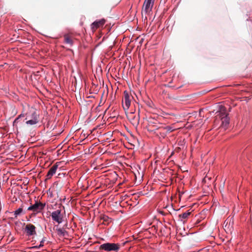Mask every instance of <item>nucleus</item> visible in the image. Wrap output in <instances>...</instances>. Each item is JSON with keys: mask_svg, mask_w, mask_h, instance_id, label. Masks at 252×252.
<instances>
[{"mask_svg": "<svg viewBox=\"0 0 252 252\" xmlns=\"http://www.w3.org/2000/svg\"><path fill=\"white\" fill-rule=\"evenodd\" d=\"M58 166V165L56 163L50 169L46 176L47 179H50L55 173Z\"/></svg>", "mask_w": 252, "mask_h": 252, "instance_id": "nucleus-12", "label": "nucleus"}, {"mask_svg": "<svg viewBox=\"0 0 252 252\" xmlns=\"http://www.w3.org/2000/svg\"><path fill=\"white\" fill-rule=\"evenodd\" d=\"M131 104L130 96L127 91L124 92L123 106L125 110H127Z\"/></svg>", "mask_w": 252, "mask_h": 252, "instance_id": "nucleus-4", "label": "nucleus"}, {"mask_svg": "<svg viewBox=\"0 0 252 252\" xmlns=\"http://www.w3.org/2000/svg\"><path fill=\"white\" fill-rule=\"evenodd\" d=\"M75 39L73 33L64 34V44H66L69 47H71L72 46Z\"/></svg>", "mask_w": 252, "mask_h": 252, "instance_id": "nucleus-7", "label": "nucleus"}, {"mask_svg": "<svg viewBox=\"0 0 252 252\" xmlns=\"http://www.w3.org/2000/svg\"><path fill=\"white\" fill-rule=\"evenodd\" d=\"M105 22L106 20L104 19L96 20L91 24V29L94 31L97 29L103 27Z\"/></svg>", "mask_w": 252, "mask_h": 252, "instance_id": "nucleus-8", "label": "nucleus"}, {"mask_svg": "<svg viewBox=\"0 0 252 252\" xmlns=\"http://www.w3.org/2000/svg\"><path fill=\"white\" fill-rule=\"evenodd\" d=\"M68 233L64 230V239H70V238H68Z\"/></svg>", "mask_w": 252, "mask_h": 252, "instance_id": "nucleus-19", "label": "nucleus"}, {"mask_svg": "<svg viewBox=\"0 0 252 252\" xmlns=\"http://www.w3.org/2000/svg\"><path fill=\"white\" fill-rule=\"evenodd\" d=\"M25 231L28 236L33 235L36 234L35 227L32 224H27L25 227Z\"/></svg>", "mask_w": 252, "mask_h": 252, "instance_id": "nucleus-9", "label": "nucleus"}, {"mask_svg": "<svg viewBox=\"0 0 252 252\" xmlns=\"http://www.w3.org/2000/svg\"><path fill=\"white\" fill-rule=\"evenodd\" d=\"M102 219L104 221L109 222V220H110V218H109L108 216H104L102 217Z\"/></svg>", "mask_w": 252, "mask_h": 252, "instance_id": "nucleus-17", "label": "nucleus"}, {"mask_svg": "<svg viewBox=\"0 0 252 252\" xmlns=\"http://www.w3.org/2000/svg\"><path fill=\"white\" fill-rule=\"evenodd\" d=\"M45 207V204L40 202H36L32 205H31L28 208L29 211H32L36 212H40Z\"/></svg>", "mask_w": 252, "mask_h": 252, "instance_id": "nucleus-6", "label": "nucleus"}, {"mask_svg": "<svg viewBox=\"0 0 252 252\" xmlns=\"http://www.w3.org/2000/svg\"><path fill=\"white\" fill-rule=\"evenodd\" d=\"M66 148H68V146H66L64 144V147H63V148H64V152H65V150L64 149H65Z\"/></svg>", "mask_w": 252, "mask_h": 252, "instance_id": "nucleus-22", "label": "nucleus"}, {"mask_svg": "<svg viewBox=\"0 0 252 252\" xmlns=\"http://www.w3.org/2000/svg\"><path fill=\"white\" fill-rule=\"evenodd\" d=\"M233 219L232 218H228L224 222L223 226L225 229L231 230L233 228Z\"/></svg>", "mask_w": 252, "mask_h": 252, "instance_id": "nucleus-10", "label": "nucleus"}, {"mask_svg": "<svg viewBox=\"0 0 252 252\" xmlns=\"http://www.w3.org/2000/svg\"><path fill=\"white\" fill-rule=\"evenodd\" d=\"M155 0H145L142 8V12L145 14H149L152 11Z\"/></svg>", "mask_w": 252, "mask_h": 252, "instance_id": "nucleus-3", "label": "nucleus"}, {"mask_svg": "<svg viewBox=\"0 0 252 252\" xmlns=\"http://www.w3.org/2000/svg\"><path fill=\"white\" fill-rule=\"evenodd\" d=\"M32 119L28 120L26 122V124L28 125H33L36 124L38 122V116L34 112L32 115Z\"/></svg>", "mask_w": 252, "mask_h": 252, "instance_id": "nucleus-11", "label": "nucleus"}, {"mask_svg": "<svg viewBox=\"0 0 252 252\" xmlns=\"http://www.w3.org/2000/svg\"><path fill=\"white\" fill-rule=\"evenodd\" d=\"M23 211L22 208H19L14 211V215L15 217H17L18 215H19Z\"/></svg>", "mask_w": 252, "mask_h": 252, "instance_id": "nucleus-16", "label": "nucleus"}, {"mask_svg": "<svg viewBox=\"0 0 252 252\" xmlns=\"http://www.w3.org/2000/svg\"><path fill=\"white\" fill-rule=\"evenodd\" d=\"M164 129H165L168 132H171V131L174 130L173 128L172 127H171V126H166L164 128Z\"/></svg>", "mask_w": 252, "mask_h": 252, "instance_id": "nucleus-18", "label": "nucleus"}, {"mask_svg": "<svg viewBox=\"0 0 252 252\" xmlns=\"http://www.w3.org/2000/svg\"><path fill=\"white\" fill-rule=\"evenodd\" d=\"M43 243H44L43 240L41 241L40 242V245L38 246V248H40V247H43Z\"/></svg>", "mask_w": 252, "mask_h": 252, "instance_id": "nucleus-20", "label": "nucleus"}, {"mask_svg": "<svg viewBox=\"0 0 252 252\" xmlns=\"http://www.w3.org/2000/svg\"><path fill=\"white\" fill-rule=\"evenodd\" d=\"M120 244L118 243H105L100 246L99 250L106 252H117L120 250Z\"/></svg>", "mask_w": 252, "mask_h": 252, "instance_id": "nucleus-2", "label": "nucleus"}, {"mask_svg": "<svg viewBox=\"0 0 252 252\" xmlns=\"http://www.w3.org/2000/svg\"><path fill=\"white\" fill-rule=\"evenodd\" d=\"M161 136H162L163 137H164V136H165L166 134H165V133H162V134H161Z\"/></svg>", "mask_w": 252, "mask_h": 252, "instance_id": "nucleus-23", "label": "nucleus"}, {"mask_svg": "<svg viewBox=\"0 0 252 252\" xmlns=\"http://www.w3.org/2000/svg\"><path fill=\"white\" fill-rule=\"evenodd\" d=\"M61 209H58L52 212L51 216L54 222L58 223L55 225L54 230L59 236L63 235V228L59 226V224L63 221V214L61 213Z\"/></svg>", "mask_w": 252, "mask_h": 252, "instance_id": "nucleus-1", "label": "nucleus"}, {"mask_svg": "<svg viewBox=\"0 0 252 252\" xmlns=\"http://www.w3.org/2000/svg\"><path fill=\"white\" fill-rule=\"evenodd\" d=\"M38 246H34V247H32L31 248V249H38L39 248H38Z\"/></svg>", "mask_w": 252, "mask_h": 252, "instance_id": "nucleus-21", "label": "nucleus"}, {"mask_svg": "<svg viewBox=\"0 0 252 252\" xmlns=\"http://www.w3.org/2000/svg\"><path fill=\"white\" fill-rule=\"evenodd\" d=\"M190 215V212H189V211L187 212H186L182 214L179 215V217L180 218H182V219H187L189 216Z\"/></svg>", "mask_w": 252, "mask_h": 252, "instance_id": "nucleus-13", "label": "nucleus"}, {"mask_svg": "<svg viewBox=\"0 0 252 252\" xmlns=\"http://www.w3.org/2000/svg\"><path fill=\"white\" fill-rule=\"evenodd\" d=\"M25 117V115L24 114H20V115L18 116V117L14 120V121L13 122V125H16L19 122V120L22 118V117Z\"/></svg>", "mask_w": 252, "mask_h": 252, "instance_id": "nucleus-15", "label": "nucleus"}, {"mask_svg": "<svg viewBox=\"0 0 252 252\" xmlns=\"http://www.w3.org/2000/svg\"><path fill=\"white\" fill-rule=\"evenodd\" d=\"M139 116H134L133 119H132V120L131 121V123H132V124L133 125H137L139 123Z\"/></svg>", "mask_w": 252, "mask_h": 252, "instance_id": "nucleus-14", "label": "nucleus"}, {"mask_svg": "<svg viewBox=\"0 0 252 252\" xmlns=\"http://www.w3.org/2000/svg\"><path fill=\"white\" fill-rule=\"evenodd\" d=\"M220 118L221 121V126L226 128L229 123V118L225 111L220 112L219 113Z\"/></svg>", "mask_w": 252, "mask_h": 252, "instance_id": "nucleus-5", "label": "nucleus"}]
</instances>
